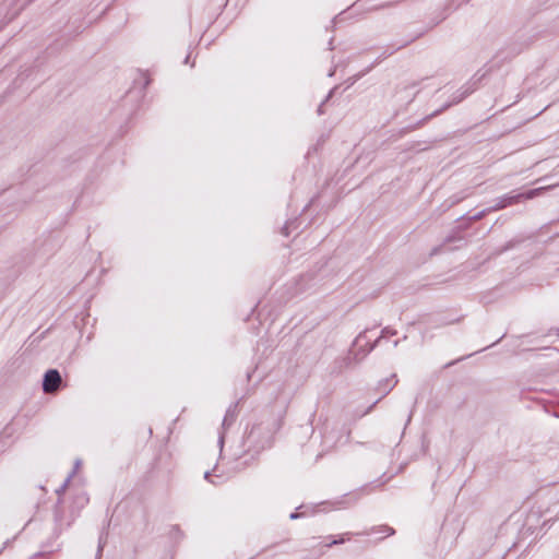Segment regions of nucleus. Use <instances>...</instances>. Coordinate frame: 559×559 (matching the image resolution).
Masks as SVG:
<instances>
[{
	"mask_svg": "<svg viewBox=\"0 0 559 559\" xmlns=\"http://www.w3.org/2000/svg\"><path fill=\"white\" fill-rule=\"evenodd\" d=\"M60 383V373L57 370H49L44 377L43 389L46 393H52L58 390Z\"/></svg>",
	"mask_w": 559,
	"mask_h": 559,
	"instance_id": "nucleus-1",
	"label": "nucleus"
}]
</instances>
